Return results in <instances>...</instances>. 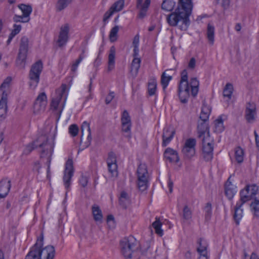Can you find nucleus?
<instances>
[{
    "label": "nucleus",
    "mask_w": 259,
    "mask_h": 259,
    "mask_svg": "<svg viewBox=\"0 0 259 259\" xmlns=\"http://www.w3.org/2000/svg\"><path fill=\"white\" fill-rule=\"evenodd\" d=\"M192 9V0H179V5L175 12L167 15V23L172 27L178 26L181 30H186L190 24L189 16Z\"/></svg>",
    "instance_id": "1"
},
{
    "label": "nucleus",
    "mask_w": 259,
    "mask_h": 259,
    "mask_svg": "<svg viewBox=\"0 0 259 259\" xmlns=\"http://www.w3.org/2000/svg\"><path fill=\"white\" fill-rule=\"evenodd\" d=\"M187 71L184 69L181 72V78L178 86V96L182 103L186 104L191 95L193 97L197 96L199 82L197 78L194 77L188 81Z\"/></svg>",
    "instance_id": "2"
},
{
    "label": "nucleus",
    "mask_w": 259,
    "mask_h": 259,
    "mask_svg": "<svg viewBox=\"0 0 259 259\" xmlns=\"http://www.w3.org/2000/svg\"><path fill=\"white\" fill-rule=\"evenodd\" d=\"M37 147L41 148L40 157L47 158V172L48 173L50 171L51 157L54 151V143L49 142L48 138L46 135L41 136L35 141L26 145L23 151V153L28 155Z\"/></svg>",
    "instance_id": "3"
},
{
    "label": "nucleus",
    "mask_w": 259,
    "mask_h": 259,
    "mask_svg": "<svg viewBox=\"0 0 259 259\" xmlns=\"http://www.w3.org/2000/svg\"><path fill=\"white\" fill-rule=\"evenodd\" d=\"M119 245L121 252L125 259H140V254H145V251H141L139 249V242L133 236L122 239Z\"/></svg>",
    "instance_id": "4"
},
{
    "label": "nucleus",
    "mask_w": 259,
    "mask_h": 259,
    "mask_svg": "<svg viewBox=\"0 0 259 259\" xmlns=\"http://www.w3.org/2000/svg\"><path fill=\"white\" fill-rule=\"evenodd\" d=\"M43 241L42 236L38 238L25 259H53L55 254V247L50 245L42 248Z\"/></svg>",
    "instance_id": "5"
},
{
    "label": "nucleus",
    "mask_w": 259,
    "mask_h": 259,
    "mask_svg": "<svg viewBox=\"0 0 259 259\" xmlns=\"http://www.w3.org/2000/svg\"><path fill=\"white\" fill-rule=\"evenodd\" d=\"M11 78L8 77L0 86V121L4 120L7 117L8 110L7 96Z\"/></svg>",
    "instance_id": "6"
},
{
    "label": "nucleus",
    "mask_w": 259,
    "mask_h": 259,
    "mask_svg": "<svg viewBox=\"0 0 259 259\" xmlns=\"http://www.w3.org/2000/svg\"><path fill=\"white\" fill-rule=\"evenodd\" d=\"M42 69L43 64L41 60H38L32 65L28 74L29 85L31 89H34L37 86Z\"/></svg>",
    "instance_id": "7"
},
{
    "label": "nucleus",
    "mask_w": 259,
    "mask_h": 259,
    "mask_svg": "<svg viewBox=\"0 0 259 259\" xmlns=\"http://www.w3.org/2000/svg\"><path fill=\"white\" fill-rule=\"evenodd\" d=\"M137 186L139 190L143 192L147 190L149 183V174L147 166L144 163H140L137 168Z\"/></svg>",
    "instance_id": "8"
},
{
    "label": "nucleus",
    "mask_w": 259,
    "mask_h": 259,
    "mask_svg": "<svg viewBox=\"0 0 259 259\" xmlns=\"http://www.w3.org/2000/svg\"><path fill=\"white\" fill-rule=\"evenodd\" d=\"M29 40L27 37L24 36L22 37L19 53L16 61V64L17 67L20 69H24L25 67L26 60L28 50Z\"/></svg>",
    "instance_id": "9"
},
{
    "label": "nucleus",
    "mask_w": 259,
    "mask_h": 259,
    "mask_svg": "<svg viewBox=\"0 0 259 259\" xmlns=\"http://www.w3.org/2000/svg\"><path fill=\"white\" fill-rule=\"evenodd\" d=\"M66 90V86L65 84H63L61 85V89L56 90V96L53 97L51 100L50 105L51 109L54 110H57L59 103L61 102L62 100H63L62 107L60 111V113L62 112L67 99L66 95L65 94Z\"/></svg>",
    "instance_id": "10"
},
{
    "label": "nucleus",
    "mask_w": 259,
    "mask_h": 259,
    "mask_svg": "<svg viewBox=\"0 0 259 259\" xmlns=\"http://www.w3.org/2000/svg\"><path fill=\"white\" fill-rule=\"evenodd\" d=\"M73 173V160L71 159H68L65 163V168L63 176L64 185L65 188L67 190L69 188Z\"/></svg>",
    "instance_id": "11"
},
{
    "label": "nucleus",
    "mask_w": 259,
    "mask_h": 259,
    "mask_svg": "<svg viewBox=\"0 0 259 259\" xmlns=\"http://www.w3.org/2000/svg\"><path fill=\"white\" fill-rule=\"evenodd\" d=\"M202 157L204 160L206 162L211 161L213 157V144L206 142L205 138L202 139Z\"/></svg>",
    "instance_id": "12"
},
{
    "label": "nucleus",
    "mask_w": 259,
    "mask_h": 259,
    "mask_svg": "<svg viewBox=\"0 0 259 259\" xmlns=\"http://www.w3.org/2000/svg\"><path fill=\"white\" fill-rule=\"evenodd\" d=\"M258 187L255 185H247L240 192V199L243 198L245 203L252 199L257 194Z\"/></svg>",
    "instance_id": "13"
},
{
    "label": "nucleus",
    "mask_w": 259,
    "mask_h": 259,
    "mask_svg": "<svg viewBox=\"0 0 259 259\" xmlns=\"http://www.w3.org/2000/svg\"><path fill=\"white\" fill-rule=\"evenodd\" d=\"M47 104V97L45 92L40 93L37 97L33 105V112L38 114L45 110Z\"/></svg>",
    "instance_id": "14"
},
{
    "label": "nucleus",
    "mask_w": 259,
    "mask_h": 259,
    "mask_svg": "<svg viewBox=\"0 0 259 259\" xmlns=\"http://www.w3.org/2000/svg\"><path fill=\"white\" fill-rule=\"evenodd\" d=\"M121 120V130L122 132L125 133L124 136L128 138L131 137V127L132 123L131 117L127 111L124 110L122 114Z\"/></svg>",
    "instance_id": "15"
},
{
    "label": "nucleus",
    "mask_w": 259,
    "mask_h": 259,
    "mask_svg": "<svg viewBox=\"0 0 259 259\" xmlns=\"http://www.w3.org/2000/svg\"><path fill=\"white\" fill-rule=\"evenodd\" d=\"M69 27L68 24L62 26L60 28L57 44L59 47L61 48L66 45L69 38Z\"/></svg>",
    "instance_id": "16"
},
{
    "label": "nucleus",
    "mask_w": 259,
    "mask_h": 259,
    "mask_svg": "<svg viewBox=\"0 0 259 259\" xmlns=\"http://www.w3.org/2000/svg\"><path fill=\"white\" fill-rule=\"evenodd\" d=\"M245 201L243 200V198H242L241 200H239L237 202L236 206L234 207L233 218L236 225L237 226L239 225L240 221L243 217V209L242 207Z\"/></svg>",
    "instance_id": "17"
},
{
    "label": "nucleus",
    "mask_w": 259,
    "mask_h": 259,
    "mask_svg": "<svg viewBox=\"0 0 259 259\" xmlns=\"http://www.w3.org/2000/svg\"><path fill=\"white\" fill-rule=\"evenodd\" d=\"M256 107L253 103H247L245 111V117L248 122H252L255 119Z\"/></svg>",
    "instance_id": "18"
},
{
    "label": "nucleus",
    "mask_w": 259,
    "mask_h": 259,
    "mask_svg": "<svg viewBox=\"0 0 259 259\" xmlns=\"http://www.w3.org/2000/svg\"><path fill=\"white\" fill-rule=\"evenodd\" d=\"M231 176L225 184V193L228 199L232 200L237 192L236 187L230 181Z\"/></svg>",
    "instance_id": "19"
},
{
    "label": "nucleus",
    "mask_w": 259,
    "mask_h": 259,
    "mask_svg": "<svg viewBox=\"0 0 259 259\" xmlns=\"http://www.w3.org/2000/svg\"><path fill=\"white\" fill-rule=\"evenodd\" d=\"M118 203L122 208L126 209L131 203V196L129 194L125 191H121L118 197Z\"/></svg>",
    "instance_id": "20"
},
{
    "label": "nucleus",
    "mask_w": 259,
    "mask_h": 259,
    "mask_svg": "<svg viewBox=\"0 0 259 259\" xmlns=\"http://www.w3.org/2000/svg\"><path fill=\"white\" fill-rule=\"evenodd\" d=\"M164 157L169 162L178 163L180 158L178 152L171 148H167L164 152Z\"/></svg>",
    "instance_id": "21"
},
{
    "label": "nucleus",
    "mask_w": 259,
    "mask_h": 259,
    "mask_svg": "<svg viewBox=\"0 0 259 259\" xmlns=\"http://www.w3.org/2000/svg\"><path fill=\"white\" fill-rule=\"evenodd\" d=\"M11 186L10 180L4 179L0 181V199L4 198L7 196Z\"/></svg>",
    "instance_id": "22"
},
{
    "label": "nucleus",
    "mask_w": 259,
    "mask_h": 259,
    "mask_svg": "<svg viewBox=\"0 0 259 259\" xmlns=\"http://www.w3.org/2000/svg\"><path fill=\"white\" fill-rule=\"evenodd\" d=\"M209 127L208 121H201L197 125V131L199 138H204V134L206 132L209 133Z\"/></svg>",
    "instance_id": "23"
},
{
    "label": "nucleus",
    "mask_w": 259,
    "mask_h": 259,
    "mask_svg": "<svg viewBox=\"0 0 259 259\" xmlns=\"http://www.w3.org/2000/svg\"><path fill=\"white\" fill-rule=\"evenodd\" d=\"M92 211L95 221L101 223L103 220V214L100 207L94 204L92 207Z\"/></svg>",
    "instance_id": "24"
},
{
    "label": "nucleus",
    "mask_w": 259,
    "mask_h": 259,
    "mask_svg": "<svg viewBox=\"0 0 259 259\" xmlns=\"http://www.w3.org/2000/svg\"><path fill=\"white\" fill-rule=\"evenodd\" d=\"M81 130L82 133L81 137L82 136L84 132H86L88 133V141L85 142V147H88L90 145L92 140L91 132L89 123L87 121H84L82 124Z\"/></svg>",
    "instance_id": "25"
},
{
    "label": "nucleus",
    "mask_w": 259,
    "mask_h": 259,
    "mask_svg": "<svg viewBox=\"0 0 259 259\" xmlns=\"http://www.w3.org/2000/svg\"><path fill=\"white\" fill-rule=\"evenodd\" d=\"M18 8L22 11L24 19H29V16L32 11V8L30 5L20 4Z\"/></svg>",
    "instance_id": "26"
},
{
    "label": "nucleus",
    "mask_w": 259,
    "mask_h": 259,
    "mask_svg": "<svg viewBox=\"0 0 259 259\" xmlns=\"http://www.w3.org/2000/svg\"><path fill=\"white\" fill-rule=\"evenodd\" d=\"M150 0H145L142 6H140V12L139 14V18L140 19H143L146 16V13L148 8L150 4Z\"/></svg>",
    "instance_id": "27"
},
{
    "label": "nucleus",
    "mask_w": 259,
    "mask_h": 259,
    "mask_svg": "<svg viewBox=\"0 0 259 259\" xmlns=\"http://www.w3.org/2000/svg\"><path fill=\"white\" fill-rule=\"evenodd\" d=\"M206 35L209 44L212 45L214 41V27L210 24L207 25Z\"/></svg>",
    "instance_id": "28"
},
{
    "label": "nucleus",
    "mask_w": 259,
    "mask_h": 259,
    "mask_svg": "<svg viewBox=\"0 0 259 259\" xmlns=\"http://www.w3.org/2000/svg\"><path fill=\"white\" fill-rule=\"evenodd\" d=\"M152 226L157 235L159 236H162L163 235V230L161 229L162 223L159 218H155V221L152 223Z\"/></svg>",
    "instance_id": "29"
},
{
    "label": "nucleus",
    "mask_w": 259,
    "mask_h": 259,
    "mask_svg": "<svg viewBox=\"0 0 259 259\" xmlns=\"http://www.w3.org/2000/svg\"><path fill=\"white\" fill-rule=\"evenodd\" d=\"M157 90V82L155 79H151L148 82V92L150 96L155 94Z\"/></svg>",
    "instance_id": "30"
},
{
    "label": "nucleus",
    "mask_w": 259,
    "mask_h": 259,
    "mask_svg": "<svg viewBox=\"0 0 259 259\" xmlns=\"http://www.w3.org/2000/svg\"><path fill=\"white\" fill-rule=\"evenodd\" d=\"M175 5L172 0H164L161 4V9L166 12H170L174 9Z\"/></svg>",
    "instance_id": "31"
},
{
    "label": "nucleus",
    "mask_w": 259,
    "mask_h": 259,
    "mask_svg": "<svg viewBox=\"0 0 259 259\" xmlns=\"http://www.w3.org/2000/svg\"><path fill=\"white\" fill-rule=\"evenodd\" d=\"M214 131L218 133H222L224 130L223 120L222 117H220L214 121Z\"/></svg>",
    "instance_id": "32"
},
{
    "label": "nucleus",
    "mask_w": 259,
    "mask_h": 259,
    "mask_svg": "<svg viewBox=\"0 0 259 259\" xmlns=\"http://www.w3.org/2000/svg\"><path fill=\"white\" fill-rule=\"evenodd\" d=\"M163 72L161 77V84L162 87L163 91H165L167 87L169 82L172 79V76L170 75H166V71Z\"/></svg>",
    "instance_id": "33"
},
{
    "label": "nucleus",
    "mask_w": 259,
    "mask_h": 259,
    "mask_svg": "<svg viewBox=\"0 0 259 259\" xmlns=\"http://www.w3.org/2000/svg\"><path fill=\"white\" fill-rule=\"evenodd\" d=\"M141 60L139 58H134L131 64V71L137 74L140 67Z\"/></svg>",
    "instance_id": "34"
},
{
    "label": "nucleus",
    "mask_w": 259,
    "mask_h": 259,
    "mask_svg": "<svg viewBox=\"0 0 259 259\" xmlns=\"http://www.w3.org/2000/svg\"><path fill=\"white\" fill-rule=\"evenodd\" d=\"M233 91V85L230 83H227L223 90V96L229 100L231 99Z\"/></svg>",
    "instance_id": "35"
},
{
    "label": "nucleus",
    "mask_w": 259,
    "mask_h": 259,
    "mask_svg": "<svg viewBox=\"0 0 259 259\" xmlns=\"http://www.w3.org/2000/svg\"><path fill=\"white\" fill-rule=\"evenodd\" d=\"M183 219L184 221H188L190 220L192 217V212L190 208L188 205L184 206L183 209L182 214Z\"/></svg>",
    "instance_id": "36"
},
{
    "label": "nucleus",
    "mask_w": 259,
    "mask_h": 259,
    "mask_svg": "<svg viewBox=\"0 0 259 259\" xmlns=\"http://www.w3.org/2000/svg\"><path fill=\"white\" fill-rule=\"evenodd\" d=\"M250 206L253 215L259 218V200L254 199L250 204Z\"/></svg>",
    "instance_id": "37"
},
{
    "label": "nucleus",
    "mask_w": 259,
    "mask_h": 259,
    "mask_svg": "<svg viewBox=\"0 0 259 259\" xmlns=\"http://www.w3.org/2000/svg\"><path fill=\"white\" fill-rule=\"evenodd\" d=\"M72 0H58L56 5V9L58 11H61L65 9Z\"/></svg>",
    "instance_id": "38"
},
{
    "label": "nucleus",
    "mask_w": 259,
    "mask_h": 259,
    "mask_svg": "<svg viewBox=\"0 0 259 259\" xmlns=\"http://www.w3.org/2000/svg\"><path fill=\"white\" fill-rule=\"evenodd\" d=\"M235 156L236 160L239 163L243 161L244 152L240 147H237L235 151Z\"/></svg>",
    "instance_id": "39"
},
{
    "label": "nucleus",
    "mask_w": 259,
    "mask_h": 259,
    "mask_svg": "<svg viewBox=\"0 0 259 259\" xmlns=\"http://www.w3.org/2000/svg\"><path fill=\"white\" fill-rule=\"evenodd\" d=\"M210 111L206 106L202 107L200 115V119L202 121H208Z\"/></svg>",
    "instance_id": "40"
},
{
    "label": "nucleus",
    "mask_w": 259,
    "mask_h": 259,
    "mask_svg": "<svg viewBox=\"0 0 259 259\" xmlns=\"http://www.w3.org/2000/svg\"><path fill=\"white\" fill-rule=\"evenodd\" d=\"M182 152L186 159H190L193 157L195 154V149L183 147Z\"/></svg>",
    "instance_id": "41"
},
{
    "label": "nucleus",
    "mask_w": 259,
    "mask_h": 259,
    "mask_svg": "<svg viewBox=\"0 0 259 259\" xmlns=\"http://www.w3.org/2000/svg\"><path fill=\"white\" fill-rule=\"evenodd\" d=\"M204 211L205 212V221H208L210 220L212 214V207L210 203L208 202L206 203L204 208Z\"/></svg>",
    "instance_id": "42"
},
{
    "label": "nucleus",
    "mask_w": 259,
    "mask_h": 259,
    "mask_svg": "<svg viewBox=\"0 0 259 259\" xmlns=\"http://www.w3.org/2000/svg\"><path fill=\"white\" fill-rule=\"evenodd\" d=\"M113 69V46L110 48V53L108 57V72H110Z\"/></svg>",
    "instance_id": "43"
},
{
    "label": "nucleus",
    "mask_w": 259,
    "mask_h": 259,
    "mask_svg": "<svg viewBox=\"0 0 259 259\" xmlns=\"http://www.w3.org/2000/svg\"><path fill=\"white\" fill-rule=\"evenodd\" d=\"M175 131L171 127H166L164 128L162 134V138L165 137H174Z\"/></svg>",
    "instance_id": "44"
},
{
    "label": "nucleus",
    "mask_w": 259,
    "mask_h": 259,
    "mask_svg": "<svg viewBox=\"0 0 259 259\" xmlns=\"http://www.w3.org/2000/svg\"><path fill=\"white\" fill-rule=\"evenodd\" d=\"M106 162L109 171L112 174L113 172V170L112 169V165L113 164V153L112 152L109 153L108 157L106 159Z\"/></svg>",
    "instance_id": "45"
},
{
    "label": "nucleus",
    "mask_w": 259,
    "mask_h": 259,
    "mask_svg": "<svg viewBox=\"0 0 259 259\" xmlns=\"http://www.w3.org/2000/svg\"><path fill=\"white\" fill-rule=\"evenodd\" d=\"M84 57V55L80 54L78 59H76V61L72 64L71 68V71L75 72L77 70L78 65L82 61Z\"/></svg>",
    "instance_id": "46"
},
{
    "label": "nucleus",
    "mask_w": 259,
    "mask_h": 259,
    "mask_svg": "<svg viewBox=\"0 0 259 259\" xmlns=\"http://www.w3.org/2000/svg\"><path fill=\"white\" fill-rule=\"evenodd\" d=\"M196 144V141L195 139L189 138L186 141L184 147L192 149H195Z\"/></svg>",
    "instance_id": "47"
},
{
    "label": "nucleus",
    "mask_w": 259,
    "mask_h": 259,
    "mask_svg": "<svg viewBox=\"0 0 259 259\" xmlns=\"http://www.w3.org/2000/svg\"><path fill=\"white\" fill-rule=\"evenodd\" d=\"M113 14V5L110 7L109 10L108 11H107L104 15L103 22L105 24L108 22L109 19L112 16Z\"/></svg>",
    "instance_id": "48"
},
{
    "label": "nucleus",
    "mask_w": 259,
    "mask_h": 259,
    "mask_svg": "<svg viewBox=\"0 0 259 259\" xmlns=\"http://www.w3.org/2000/svg\"><path fill=\"white\" fill-rule=\"evenodd\" d=\"M124 6V0H119L114 3V12H119L122 10Z\"/></svg>",
    "instance_id": "49"
},
{
    "label": "nucleus",
    "mask_w": 259,
    "mask_h": 259,
    "mask_svg": "<svg viewBox=\"0 0 259 259\" xmlns=\"http://www.w3.org/2000/svg\"><path fill=\"white\" fill-rule=\"evenodd\" d=\"M78 127L76 124H73L69 126V133L72 137H75L78 133Z\"/></svg>",
    "instance_id": "50"
},
{
    "label": "nucleus",
    "mask_w": 259,
    "mask_h": 259,
    "mask_svg": "<svg viewBox=\"0 0 259 259\" xmlns=\"http://www.w3.org/2000/svg\"><path fill=\"white\" fill-rule=\"evenodd\" d=\"M13 19L15 22L26 23L29 21V19H24V16L23 15L22 16L15 15Z\"/></svg>",
    "instance_id": "51"
},
{
    "label": "nucleus",
    "mask_w": 259,
    "mask_h": 259,
    "mask_svg": "<svg viewBox=\"0 0 259 259\" xmlns=\"http://www.w3.org/2000/svg\"><path fill=\"white\" fill-rule=\"evenodd\" d=\"M21 28L22 27L21 25L14 24L13 25V29L10 34L15 37V35L20 32L21 30Z\"/></svg>",
    "instance_id": "52"
},
{
    "label": "nucleus",
    "mask_w": 259,
    "mask_h": 259,
    "mask_svg": "<svg viewBox=\"0 0 259 259\" xmlns=\"http://www.w3.org/2000/svg\"><path fill=\"white\" fill-rule=\"evenodd\" d=\"M199 247L197 248H200V249H207L208 244L205 240L202 238H200L198 241Z\"/></svg>",
    "instance_id": "53"
},
{
    "label": "nucleus",
    "mask_w": 259,
    "mask_h": 259,
    "mask_svg": "<svg viewBox=\"0 0 259 259\" xmlns=\"http://www.w3.org/2000/svg\"><path fill=\"white\" fill-rule=\"evenodd\" d=\"M79 182L82 187H85L88 183V178L85 176L81 175Z\"/></svg>",
    "instance_id": "54"
},
{
    "label": "nucleus",
    "mask_w": 259,
    "mask_h": 259,
    "mask_svg": "<svg viewBox=\"0 0 259 259\" xmlns=\"http://www.w3.org/2000/svg\"><path fill=\"white\" fill-rule=\"evenodd\" d=\"M174 137H165L162 138V147H166L172 140Z\"/></svg>",
    "instance_id": "55"
},
{
    "label": "nucleus",
    "mask_w": 259,
    "mask_h": 259,
    "mask_svg": "<svg viewBox=\"0 0 259 259\" xmlns=\"http://www.w3.org/2000/svg\"><path fill=\"white\" fill-rule=\"evenodd\" d=\"M113 99V92H110L109 94L105 98V103L108 105L111 103L112 100Z\"/></svg>",
    "instance_id": "56"
},
{
    "label": "nucleus",
    "mask_w": 259,
    "mask_h": 259,
    "mask_svg": "<svg viewBox=\"0 0 259 259\" xmlns=\"http://www.w3.org/2000/svg\"><path fill=\"white\" fill-rule=\"evenodd\" d=\"M195 63H196V61H195V58H191V59L189 61V63L188 64V67L191 69L194 68V67L195 66Z\"/></svg>",
    "instance_id": "57"
},
{
    "label": "nucleus",
    "mask_w": 259,
    "mask_h": 259,
    "mask_svg": "<svg viewBox=\"0 0 259 259\" xmlns=\"http://www.w3.org/2000/svg\"><path fill=\"white\" fill-rule=\"evenodd\" d=\"M197 250L198 252L199 253L200 256H207V249L203 250L200 249V248H197Z\"/></svg>",
    "instance_id": "58"
},
{
    "label": "nucleus",
    "mask_w": 259,
    "mask_h": 259,
    "mask_svg": "<svg viewBox=\"0 0 259 259\" xmlns=\"http://www.w3.org/2000/svg\"><path fill=\"white\" fill-rule=\"evenodd\" d=\"M139 41V36L138 35L135 36L134 38L133 41V45L134 47H135L136 46H138Z\"/></svg>",
    "instance_id": "59"
},
{
    "label": "nucleus",
    "mask_w": 259,
    "mask_h": 259,
    "mask_svg": "<svg viewBox=\"0 0 259 259\" xmlns=\"http://www.w3.org/2000/svg\"><path fill=\"white\" fill-rule=\"evenodd\" d=\"M119 31V27L118 26H115L114 28V41L117 39V33Z\"/></svg>",
    "instance_id": "60"
},
{
    "label": "nucleus",
    "mask_w": 259,
    "mask_h": 259,
    "mask_svg": "<svg viewBox=\"0 0 259 259\" xmlns=\"http://www.w3.org/2000/svg\"><path fill=\"white\" fill-rule=\"evenodd\" d=\"M101 64V59L98 57L95 60L94 63V65L95 67H97Z\"/></svg>",
    "instance_id": "61"
},
{
    "label": "nucleus",
    "mask_w": 259,
    "mask_h": 259,
    "mask_svg": "<svg viewBox=\"0 0 259 259\" xmlns=\"http://www.w3.org/2000/svg\"><path fill=\"white\" fill-rule=\"evenodd\" d=\"M168 187L169 188V193H171L172 192L173 183L170 179H169L168 182Z\"/></svg>",
    "instance_id": "62"
},
{
    "label": "nucleus",
    "mask_w": 259,
    "mask_h": 259,
    "mask_svg": "<svg viewBox=\"0 0 259 259\" xmlns=\"http://www.w3.org/2000/svg\"><path fill=\"white\" fill-rule=\"evenodd\" d=\"M138 53H139V49H138V46H135L134 47V57H136L138 55Z\"/></svg>",
    "instance_id": "63"
},
{
    "label": "nucleus",
    "mask_w": 259,
    "mask_h": 259,
    "mask_svg": "<svg viewBox=\"0 0 259 259\" xmlns=\"http://www.w3.org/2000/svg\"><path fill=\"white\" fill-rule=\"evenodd\" d=\"M185 257L186 259H191V252L190 251L188 250L185 253Z\"/></svg>",
    "instance_id": "64"
}]
</instances>
